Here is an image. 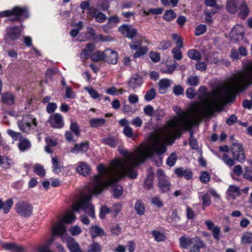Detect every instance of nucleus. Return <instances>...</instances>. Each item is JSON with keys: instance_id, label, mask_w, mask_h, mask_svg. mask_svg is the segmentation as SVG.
<instances>
[{"instance_id": "f257e3e1", "label": "nucleus", "mask_w": 252, "mask_h": 252, "mask_svg": "<svg viewBox=\"0 0 252 252\" xmlns=\"http://www.w3.org/2000/svg\"><path fill=\"white\" fill-rule=\"evenodd\" d=\"M169 130L165 126L163 137L158 134H153L149 138L148 144L140 145L134 153H129L123 148L119 147L123 158L113 160L108 167L102 164L97 166L98 174L94 180V189H93L96 192H100L103 185H110L125 176L131 179H136L137 176L136 166L144 162L147 158L151 157L154 153L163 154L167 150L166 145H171L174 142L175 138L173 136V139L169 138Z\"/></svg>"}, {"instance_id": "f03ea898", "label": "nucleus", "mask_w": 252, "mask_h": 252, "mask_svg": "<svg viewBox=\"0 0 252 252\" xmlns=\"http://www.w3.org/2000/svg\"><path fill=\"white\" fill-rule=\"evenodd\" d=\"M232 76L227 80L221 90H217L207 93L206 88L201 86L198 92L201 94L199 98L203 101L202 104L196 103L192 105L190 109L191 118L186 116H180L179 118H174L167 122L166 126L169 130V138L179 137L181 135L182 130H189L193 126L200 122L204 117H211L213 115L216 111L220 110L223 102L225 100H232L235 98L237 94L236 92L233 94L227 95L225 91V88L229 84Z\"/></svg>"}, {"instance_id": "7ed1b4c3", "label": "nucleus", "mask_w": 252, "mask_h": 252, "mask_svg": "<svg viewBox=\"0 0 252 252\" xmlns=\"http://www.w3.org/2000/svg\"><path fill=\"white\" fill-rule=\"evenodd\" d=\"M96 176V175L94 176L92 179L91 183L88 187L87 191L86 192L85 190H84L80 194L78 198L75 199L72 204V210L73 211L77 212L80 209H83L86 213L88 214L93 219H94L95 217L94 206L91 203V200L93 194L97 195L100 194L104 188L110 186H112L113 194L115 197H119L123 194V189L122 186L118 185H114L113 186V185L117 182L118 180L112 183V184L110 185H103V187L100 192H96L94 190V191L93 189L94 188V180ZM120 179H119L118 181Z\"/></svg>"}, {"instance_id": "20e7f679", "label": "nucleus", "mask_w": 252, "mask_h": 252, "mask_svg": "<svg viewBox=\"0 0 252 252\" xmlns=\"http://www.w3.org/2000/svg\"><path fill=\"white\" fill-rule=\"evenodd\" d=\"M230 151L233 158L227 154L222 155L221 160L228 166H232L235 163V160L243 163L246 160V156L243 145L239 142H234L231 145Z\"/></svg>"}, {"instance_id": "39448f33", "label": "nucleus", "mask_w": 252, "mask_h": 252, "mask_svg": "<svg viewBox=\"0 0 252 252\" xmlns=\"http://www.w3.org/2000/svg\"><path fill=\"white\" fill-rule=\"evenodd\" d=\"M179 240L181 246L185 249L189 248L190 252H199L200 249L207 247L205 242L198 236L192 238L182 236Z\"/></svg>"}, {"instance_id": "423d86ee", "label": "nucleus", "mask_w": 252, "mask_h": 252, "mask_svg": "<svg viewBox=\"0 0 252 252\" xmlns=\"http://www.w3.org/2000/svg\"><path fill=\"white\" fill-rule=\"evenodd\" d=\"M0 16L2 17H11L10 21L12 22H22L29 16L28 9L25 7L15 6L11 10H7L0 12Z\"/></svg>"}, {"instance_id": "0eeeda50", "label": "nucleus", "mask_w": 252, "mask_h": 252, "mask_svg": "<svg viewBox=\"0 0 252 252\" xmlns=\"http://www.w3.org/2000/svg\"><path fill=\"white\" fill-rule=\"evenodd\" d=\"M144 39H145L144 37L139 36L138 39L132 40L131 43L129 44L131 49L136 51L133 55L134 58L140 57L147 53L148 50V48L146 46H141Z\"/></svg>"}, {"instance_id": "6e6552de", "label": "nucleus", "mask_w": 252, "mask_h": 252, "mask_svg": "<svg viewBox=\"0 0 252 252\" xmlns=\"http://www.w3.org/2000/svg\"><path fill=\"white\" fill-rule=\"evenodd\" d=\"M35 126L37 125L36 119L30 115L24 116L21 120L18 122L19 129L24 132H29L31 130L32 124Z\"/></svg>"}, {"instance_id": "1a4fd4ad", "label": "nucleus", "mask_w": 252, "mask_h": 252, "mask_svg": "<svg viewBox=\"0 0 252 252\" xmlns=\"http://www.w3.org/2000/svg\"><path fill=\"white\" fill-rule=\"evenodd\" d=\"M158 179V186L160 191L164 193L170 190L171 183L168 178L165 176L163 171L158 169L157 172Z\"/></svg>"}, {"instance_id": "9d476101", "label": "nucleus", "mask_w": 252, "mask_h": 252, "mask_svg": "<svg viewBox=\"0 0 252 252\" xmlns=\"http://www.w3.org/2000/svg\"><path fill=\"white\" fill-rule=\"evenodd\" d=\"M21 33L22 31L18 26L7 27L5 29L4 40L6 42L16 41L19 38Z\"/></svg>"}, {"instance_id": "9b49d317", "label": "nucleus", "mask_w": 252, "mask_h": 252, "mask_svg": "<svg viewBox=\"0 0 252 252\" xmlns=\"http://www.w3.org/2000/svg\"><path fill=\"white\" fill-rule=\"evenodd\" d=\"M17 212L21 216L28 217L32 213L33 207L28 202L20 201L16 205Z\"/></svg>"}, {"instance_id": "f8f14e48", "label": "nucleus", "mask_w": 252, "mask_h": 252, "mask_svg": "<svg viewBox=\"0 0 252 252\" xmlns=\"http://www.w3.org/2000/svg\"><path fill=\"white\" fill-rule=\"evenodd\" d=\"M204 224L206 225L207 229L211 231L214 239L217 241H219L221 236L220 227L219 226L216 225L210 220H206Z\"/></svg>"}, {"instance_id": "ddd939ff", "label": "nucleus", "mask_w": 252, "mask_h": 252, "mask_svg": "<svg viewBox=\"0 0 252 252\" xmlns=\"http://www.w3.org/2000/svg\"><path fill=\"white\" fill-rule=\"evenodd\" d=\"M244 33V27L241 25H236L231 31L230 36L232 40L237 42L243 38Z\"/></svg>"}, {"instance_id": "4468645a", "label": "nucleus", "mask_w": 252, "mask_h": 252, "mask_svg": "<svg viewBox=\"0 0 252 252\" xmlns=\"http://www.w3.org/2000/svg\"><path fill=\"white\" fill-rule=\"evenodd\" d=\"M119 31L125 37L132 39L136 36L137 31L131 25L124 24L119 28Z\"/></svg>"}, {"instance_id": "2eb2a0df", "label": "nucleus", "mask_w": 252, "mask_h": 252, "mask_svg": "<svg viewBox=\"0 0 252 252\" xmlns=\"http://www.w3.org/2000/svg\"><path fill=\"white\" fill-rule=\"evenodd\" d=\"M49 123L52 127L56 128H62L64 125L63 117L59 113L51 115L49 119Z\"/></svg>"}, {"instance_id": "dca6fc26", "label": "nucleus", "mask_w": 252, "mask_h": 252, "mask_svg": "<svg viewBox=\"0 0 252 252\" xmlns=\"http://www.w3.org/2000/svg\"><path fill=\"white\" fill-rule=\"evenodd\" d=\"M104 62L109 64H115L118 61V54L116 51L107 49L104 50Z\"/></svg>"}, {"instance_id": "f3484780", "label": "nucleus", "mask_w": 252, "mask_h": 252, "mask_svg": "<svg viewBox=\"0 0 252 252\" xmlns=\"http://www.w3.org/2000/svg\"><path fill=\"white\" fill-rule=\"evenodd\" d=\"M174 173L177 177H184L186 180H189L192 178L193 173L190 169L178 167L175 169Z\"/></svg>"}, {"instance_id": "a211bd4d", "label": "nucleus", "mask_w": 252, "mask_h": 252, "mask_svg": "<svg viewBox=\"0 0 252 252\" xmlns=\"http://www.w3.org/2000/svg\"><path fill=\"white\" fill-rule=\"evenodd\" d=\"M89 148V142L85 141L80 144H76L70 150V152L74 154H78L79 153H86Z\"/></svg>"}, {"instance_id": "6ab92c4d", "label": "nucleus", "mask_w": 252, "mask_h": 252, "mask_svg": "<svg viewBox=\"0 0 252 252\" xmlns=\"http://www.w3.org/2000/svg\"><path fill=\"white\" fill-rule=\"evenodd\" d=\"M66 243L70 252H83L79 244L72 237H68Z\"/></svg>"}, {"instance_id": "aec40b11", "label": "nucleus", "mask_w": 252, "mask_h": 252, "mask_svg": "<svg viewBox=\"0 0 252 252\" xmlns=\"http://www.w3.org/2000/svg\"><path fill=\"white\" fill-rule=\"evenodd\" d=\"M76 171L79 174L86 176L91 173V168L87 163L80 162L76 167Z\"/></svg>"}, {"instance_id": "412c9836", "label": "nucleus", "mask_w": 252, "mask_h": 252, "mask_svg": "<svg viewBox=\"0 0 252 252\" xmlns=\"http://www.w3.org/2000/svg\"><path fill=\"white\" fill-rule=\"evenodd\" d=\"M143 83L142 78L137 74H134L129 79L128 82V86L133 90L140 87Z\"/></svg>"}, {"instance_id": "4be33fe9", "label": "nucleus", "mask_w": 252, "mask_h": 252, "mask_svg": "<svg viewBox=\"0 0 252 252\" xmlns=\"http://www.w3.org/2000/svg\"><path fill=\"white\" fill-rule=\"evenodd\" d=\"M242 0H228L226 4V9L231 13H235Z\"/></svg>"}, {"instance_id": "5701e85b", "label": "nucleus", "mask_w": 252, "mask_h": 252, "mask_svg": "<svg viewBox=\"0 0 252 252\" xmlns=\"http://www.w3.org/2000/svg\"><path fill=\"white\" fill-rule=\"evenodd\" d=\"M95 49L94 44L93 43L88 44L86 48L83 49L80 53V58L82 60H86L88 59L92 52Z\"/></svg>"}, {"instance_id": "b1692460", "label": "nucleus", "mask_w": 252, "mask_h": 252, "mask_svg": "<svg viewBox=\"0 0 252 252\" xmlns=\"http://www.w3.org/2000/svg\"><path fill=\"white\" fill-rule=\"evenodd\" d=\"M90 233L93 239L97 236H102L105 235L103 229L97 225H94L91 227Z\"/></svg>"}, {"instance_id": "393cba45", "label": "nucleus", "mask_w": 252, "mask_h": 252, "mask_svg": "<svg viewBox=\"0 0 252 252\" xmlns=\"http://www.w3.org/2000/svg\"><path fill=\"white\" fill-rule=\"evenodd\" d=\"M171 81L168 79H161L158 83L159 92L161 94H165L170 86Z\"/></svg>"}, {"instance_id": "a878e982", "label": "nucleus", "mask_w": 252, "mask_h": 252, "mask_svg": "<svg viewBox=\"0 0 252 252\" xmlns=\"http://www.w3.org/2000/svg\"><path fill=\"white\" fill-rule=\"evenodd\" d=\"M45 140L46 143L45 148V151L48 153H52L53 151L52 148L56 146L58 144L57 139L51 137H47Z\"/></svg>"}, {"instance_id": "bb28decb", "label": "nucleus", "mask_w": 252, "mask_h": 252, "mask_svg": "<svg viewBox=\"0 0 252 252\" xmlns=\"http://www.w3.org/2000/svg\"><path fill=\"white\" fill-rule=\"evenodd\" d=\"M1 101L6 105H12L15 101L14 95L11 93H6L1 95Z\"/></svg>"}, {"instance_id": "cd10ccee", "label": "nucleus", "mask_w": 252, "mask_h": 252, "mask_svg": "<svg viewBox=\"0 0 252 252\" xmlns=\"http://www.w3.org/2000/svg\"><path fill=\"white\" fill-rule=\"evenodd\" d=\"M227 195L232 199H235L236 196L240 195V190L239 188L234 185H231L229 187L227 191Z\"/></svg>"}, {"instance_id": "c85d7f7f", "label": "nucleus", "mask_w": 252, "mask_h": 252, "mask_svg": "<svg viewBox=\"0 0 252 252\" xmlns=\"http://www.w3.org/2000/svg\"><path fill=\"white\" fill-rule=\"evenodd\" d=\"M102 142L105 145L111 147H115L120 143V140L115 137H108L102 139Z\"/></svg>"}, {"instance_id": "c756f323", "label": "nucleus", "mask_w": 252, "mask_h": 252, "mask_svg": "<svg viewBox=\"0 0 252 252\" xmlns=\"http://www.w3.org/2000/svg\"><path fill=\"white\" fill-rule=\"evenodd\" d=\"M136 214L139 216L144 214L145 212V207L144 203L140 200L136 201L134 206Z\"/></svg>"}, {"instance_id": "7c9ffc66", "label": "nucleus", "mask_w": 252, "mask_h": 252, "mask_svg": "<svg viewBox=\"0 0 252 252\" xmlns=\"http://www.w3.org/2000/svg\"><path fill=\"white\" fill-rule=\"evenodd\" d=\"M240 14L243 18H245L249 14L250 10L246 1L242 0V2L239 6Z\"/></svg>"}, {"instance_id": "2f4dec72", "label": "nucleus", "mask_w": 252, "mask_h": 252, "mask_svg": "<svg viewBox=\"0 0 252 252\" xmlns=\"http://www.w3.org/2000/svg\"><path fill=\"white\" fill-rule=\"evenodd\" d=\"M106 122V120L104 118H93L90 120V125L92 127H98L103 125Z\"/></svg>"}, {"instance_id": "473e14b6", "label": "nucleus", "mask_w": 252, "mask_h": 252, "mask_svg": "<svg viewBox=\"0 0 252 252\" xmlns=\"http://www.w3.org/2000/svg\"><path fill=\"white\" fill-rule=\"evenodd\" d=\"M241 243L242 244L248 245L252 243V232H244L241 238Z\"/></svg>"}, {"instance_id": "72a5a7b5", "label": "nucleus", "mask_w": 252, "mask_h": 252, "mask_svg": "<svg viewBox=\"0 0 252 252\" xmlns=\"http://www.w3.org/2000/svg\"><path fill=\"white\" fill-rule=\"evenodd\" d=\"M18 148L21 151L24 152L31 147L30 142L26 139H20L18 143Z\"/></svg>"}, {"instance_id": "f704fd0d", "label": "nucleus", "mask_w": 252, "mask_h": 252, "mask_svg": "<svg viewBox=\"0 0 252 252\" xmlns=\"http://www.w3.org/2000/svg\"><path fill=\"white\" fill-rule=\"evenodd\" d=\"M104 51L103 52L97 51L92 54L91 56V59L92 61L95 62H97L101 61H104Z\"/></svg>"}, {"instance_id": "c9c22d12", "label": "nucleus", "mask_w": 252, "mask_h": 252, "mask_svg": "<svg viewBox=\"0 0 252 252\" xmlns=\"http://www.w3.org/2000/svg\"><path fill=\"white\" fill-rule=\"evenodd\" d=\"M52 161L53 171L57 174L61 172L63 167L60 164L59 160L57 158H52Z\"/></svg>"}, {"instance_id": "e433bc0d", "label": "nucleus", "mask_w": 252, "mask_h": 252, "mask_svg": "<svg viewBox=\"0 0 252 252\" xmlns=\"http://www.w3.org/2000/svg\"><path fill=\"white\" fill-rule=\"evenodd\" d=\"M102 248L100 245L95 241H93L88 248V252H101Z\"/></svg>"}, {"instance_id": "4c0bfd02", "label": "nucleus", "mask_w": 252, "mask_h": 252, "mask_svg": "<svg viewBox=\"0 0 252 252\" xmlns=\"http://www.w3.org/2000/svg\"><path fill=\"white\" fill-rule=\"evenodd\" d=\"M177 15L173 10H168L165 12L163 15L162 18L167 21H171L174 20Z\"/></svg>"}, {"instance_id": "58836bf2", "label": "nucleus", "mask_w": 252, "mask_h": 252, "mask_svg": "<svg viewBox=\"0 0 252 252\" xmlns=\"http://www.w3.org/2000/svg\"><path fill=\"white\" fill-rule=\"evenodd\" d=\"M85 90L89 94L90 96L93 99H98V100H100V97L101 94H99L93 88H85Z\"/></svg>"}, {"instance_id": "ea45409f", "label": "nucleus", "mask_w": 252, "mask_h": 252, "mask_svg": "<svg viewBox=\"0 0 252 252\" xmlns=\"http://www.w3.org/2000/svg\"><path fill=\"white\" fill-rule=\"evenodd\" d=\"M163 11L162 8H150L148 10H143L144 15H148L150 14L158 15L161 14Z\"/></svg>"}, {"instance_id": "a19ab883", "label": "nucleus", "mask_w": 252, "mask_h": 252, "mask_svg": "<svg viewBox=\"0 0 252 252\" xmlns=\"http://www.w3.org/2000/svg\"><path fill=\"white\" fill-rule=\"evenodd\" d=\"M33 172L41 177H44L46 174L45 170L43 167L39 164H35Z\"/></svg>"}, {"instance_id": "79ce46f5", "label": "nucleus", "mask_w": 252, "mask_h": 252, "mask_svg": "<svg viewBox=\"0 0 252 252\" xmlns=\"http://www.w3.org/2000/svg\"><path fill=\"white\" fill-rule=\"evenodd\" d=\"M151 233L155 240L157 242L163 241L165 239L163 234L158 231L153 230L151 231Z\"/></svg>"}, {"instance_id": "37998d69", "label": "nucleus", "mask_w": 252, "mask_h": 252, "mask_svg": "<svg viewBox=\"0 0 252 252\" xmlns=\"http://www.w3.org/2000/svg\"><path fill=\"white\" fill-rule=\"evenodd\" d=\"M177 160V157L175 153H172L167 158L166 160V164L170 167L173 166Z\"/></svg>"}, {"instance_id": "c03bdc74", "label": "nucleus", "mask_w": 252, "mask_h": 252, "mask_svg": "<svg viewBox=\"0 0 252 252\" xmlns=\"http://www.w3.org/2000/svg\"><path fill=\"white\" fill-rule=\"evenodd\" d=\"M156 95V92L154 89L152 88L148 91L144 96L145 100L150 101L155 98Z\"/></svg>"}, {"instance_id": "a18cd8bd", "label": "nucleus", "mask_w": 252, "mask_h": 252, "mask_svg": "<svg viewBox=\"0 0 252 252\" xmlns=\"http://www.w3.org/2000/svg\"><path fill=\"white\" fill-rule=\"evenodd\" d=\"M189 57L194 60H198L200 59V54L196 50L191 49L188 52Z\"/></svg>"}, {"instance_id": "49530a36", "label": "nucleus", "mask_w": 252, "mask_h": 252, "mask_svg": "<svg viewBox=\"0 0 252 252\" xmlns=\"http://www.w3.org/2000/svg\"><path fill=\"white\" fill-rule=\"evenodd\" d=\"M13 204V200L11 198L7 199L5 202H3V209L5 214H7L11 208Z\"/></svg>"}, {"instance_id": "de8ad7c7", "label": "nucleus", "mask_w": 252, "mask_h": 252, "mask_svg": "<svg viewBox=\"0 0 252 252\" xmlns=\"http://www.w3.org/2000/svg\"><path fill=\"white\" fill-rule=\"evenodd\" d=\"M199 77L197 76H191L188 78L187 83L192 86H196L198 84Z\"/></svg>"}, {"instance_id": "09e8293b", "label": "nucleus", "mask_w": 252, "mask_h": 252, "mask_svg": "<svg viewBox=\"0 0 252 252\" xmlns=\"http://www.w3.org/2000/svg\"><path fill=\"white\" fill-rule=\"evenodd\" d=\"M111 213L110 209L106 206H102L100 209L99 217L101 219H103L105 218L107 214Z\"/></svg>"}, {"instance_id": "8fccbe9b", "label": "nucleus", "mask_w": 252, "mask_h": 252, "mask_svg": "<svg viewBox=\"0 0 252 252\" xmlns=\"http://www.w3.org/2000/svg\"><path fill=\"white\" fill-rule=\"evenodd\" d=\"M172 53L173 54L174 58L177 60L180 61L183 58L180 49L173 48L172 50Z\"/></svg>"}, {"instance_id": "3c124183", "label": "nucleus", "mask_w": 252, "mask_h": 252, "mask_svg": "<svg viewBox=\"0 0 252 252\" xmlns=\"http://www.w3.org/2000/svg\"><path fill=\"white\" fill-rule=\"evenodd\" d=\"M201 199L202 200V205L203 209L205 207L209 206L211 204V198L209 195L206 193L202 196Z\"/></svg>"}, {"instance_id": "603ef678", "label": "nucleus", "mask_w": 252, "mask_h": 252, "mask_svg": "<svg viewBox=\"0 0 252 252\" xmlns=\"http://www.w3.org/2000/svg\"><path fill=\"white\" fill-rule=\"evenodd\" d=\"M173 39L175 41L177 48L181 49L183 46V39L177 34H173L172 35Z\"/></svg>"}, {"instance_id": "864d4df0", "label": "nucleus", "mask_w": 252, "mask_h": 252, "mask_svg": "<svg viewBox=\"0 0 252 252\" xmlns=\"http://www.w3.org/2000/svg\"><path fill=\"white\" fill-rule=\"evenodd\" d=\"M7 133L14 140H17L18 139L22 138V134L20 132H16L12 129H8Z\"/></svg>"}, {"instance_id": "5fc2aeb1", "label": "nucleus", "mask_w": 252, "mask_h": 252, "mask_svg": "<svg viewBox=\"0 0 252 252\" xmlns=\"http://www.w3.org/2000/svg\"><path fill=\"white\" fill-rule=\"evenodd\" d=\"M122 208L121 204L119 203L114 204L110 209L111 213L114 217H116L118 213L121 210Z\"/></svg>"}, {"instance_id": "6e6d98bb", "label": "nucleus", "mask_w": 252, "mask_h": 252, "mask_svg": "<svg viewBox=\"0 0 252 252\" xmlns=\"http://www.w3.org/2000/svg\"><path fill=\"white\" fill-rule=\"evenodd\" d=\"M207 30L206 26L205 25H199L195 29V35L197 36L200 35L204 33Z\"/></svg>"}, {"instance_id": "4d7b16f0", "label": "nucleus", "mask_w": 252, "mask_h": 252, "mask_svg": "<svg viewBox=\"0 0 252 252\" xmlns=\"http://www.w3.org/2000/svg\"><path fill=\"white\" fill-rule=\"evenodd\" d=\"M172 46V43L169 40H164L161 41L158 47V49L162 50H165Z\"/></svg>"}, {"instance_id": "13d9d810", "label": "nucleus", "mask_w": 252, "mask_h": 252, "mask_svg": "<svg viewBox=\"0 0 252 252\" xmlns=\"http://www.w3.org/2000/svg\"><path fill=\"white\" fill-rule=\"evenodd\" d=\"M210 179V174L206 171H203L201 173L200 176V180L203 183H207Z\"/></svg>"}, {"instance_id": "bf43d9fd", "label": "nucleus", "mask_w": 252, "mask_h": 252, "mask_svg": "<svg viewBox=\"0 0 252 252\" xmlns=\"http://www.w3.org/2000/svg\"><path fill=\"white\" fill-rule=\"evenodd\" d=\"M70 129L76 135L78 136L80 134V130L76 122H72L71 123Z\"/></svg>"}, {"instance_id": "052dcab7", "label": "nucleus", "mask_w": 252, "mask_h": 252, "mask_svg": "<svg viewBox=\"0 0 252 252\" xmlns=\"http://www.w3.org/2000/svg\"><path fill=\"white\" fill-rule=\"evenodd\" d=\"M189 146L193 149H196L198 148V143L196 139L193 136V133L190 132Z\"/></svg>"}, {"instance_id": "680f3d73", "label": "nucleus", "mask_w": 252, "mask_h": 252, "mask_svg": "<svg viewBox=\"0 0 252 252\" xmlns=\"http://www.w3.org/2000/svg\"><path fill=\"white\" fill-rule=\"evenodd\" d=\"M2 162V163L0 165L5 168H9L11 165L14 164L13 161L7 157H3V160Z\"/></svg>"}, {"instance_id": "e2e57ef3", "label": "nucleus", "mask_w": 252, "mask_h": 252, "mask_svg": "<svg viewBox=\"0 0 252 252\" xmlns=\"http://www.w3.org/2000/svg\"><path fill=\"white\" fill-rule=\"evenodd\" d=\"M69 231L72 235L77 236L82 232V229L78 225H74L70 228Z\"/></svg>"}, {"instance_id": "0e129e2a", "label": "nucleus", "mask_w": 252, "mask_h": 252, "mask_svg": "<svg viewBox=\"0 0 252 252\" xmlns=\"http://www.w3.org/2000/svg\"><path fill=\"white\" fill-rule=\"evenodd\" d=\"M94 18L96 22L100 23L104 22L107 19L106 15L101 12L97 13Z\"/></svg>"}, {"instance_id": "69168bd1", "label": "nucleus", "mask_w": 252, "mask_h": 252, "mask_svg": "<svg viewBox=\"0 0 252 252\" xmlns=\"http://www.w3.org/2000/svg\"><path fill=\"white\" fill-rule=\"evenodd\" d=\"M88 12L87 17L88 18H91L94 17L97 13V9L94 6H90L88 9Z\"/></svg>"}, {"instance_id": "338daca9", "label": "nucleus", "mask_w": 252, "mask_h": 252, "mask_svg": "<svg viewBox=\"0 0 252 252\" xmlns=\"http://www.w3.org/2000/svg\"><path fill=\"white\" fill-rule=\"evenodd\" d=\"M152 203L158 207H161L163 206V201L160 199L159 197L156 196L152 198Z\"/></svg>"}, {"instance_id": "774afa93", "label": "nucleus", "mask_w": 252, "mask_h": 252, "mask_svg": "<svg viewBox=\"0 0 252 252\" xmlns=\"http://www.w3.org/2000/svg\"><path fill=\"white\" fill-rule=\"evenodd\" d=\"M154 108L152 106L148 105L146 106L144 108V112L147 116L152 117L154 115Z\"/></svg>"}]
</instances>
